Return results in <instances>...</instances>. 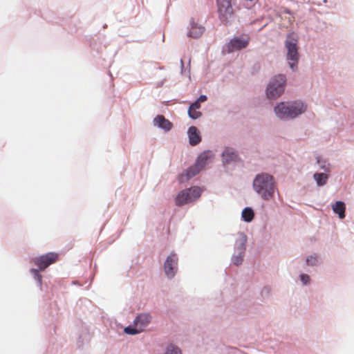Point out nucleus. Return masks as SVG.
<instances>
[{
    "instance_id": "nucleus-1",
    "label": "nucleus",
    "mask_w": 354,
    "mask_h": 354,
    "mask_svg": "<svg viewBox=\"0 0 354 354\" xmlns=\"http://www.w3.org/2000/svg\"><path fill=\"white\" fill-rule=\"evenodd\" d=\"M254 190L263 198L274 197V181L272 176L268 174H258L254 181Z\"/></svg>"
},
{
    "instance_id": "nucleus-2",
    "label": "nucleus",
    "mask_w": 354,
    "mask_h": 354,
    "mask_svg": "<svg viewBox=\"0 0 354 354\" xmlns=\"http://www.w3.org/2000/svg\"><path fill=\"white\" fill-rule=\"evenodd\" d=\"M306 106L301 102H294L290 104L280 102L274 108L276 115L283 120L293 119L304 113Z\"/></svg>"
},
{
    "instance_id": "nucleus-3",
    "label": "nucleus",
    "mask_w": 354,
    "mask_h": 354,
    "mask_svg": "<svg viewBox=\"0 0 354 354\" xmlns=\"http://www.w3.org/2000/svg\"><path fill=\"white\" fill-rule=\"evenodd\" d=\"M286 78L283 75H278L272 78L266 89L267 97L274 100L279 97L285 90Z\"/></svg>"
},
{
    "instance_id": "nucleus-4",
    "label": "nucleus",
    "mask_w": 354,
    "mask_h": 354,
    "mask_svg": "<svg viewBox=\"0 0 354 354\" xmlns=\"http://www.w3.org/2000/svg\"><path fill=\"white\" fill-rule=\"evenodd\" d=\"M287 48V59L289 61L290 67L295 71L297 68L299 54L297 48V39L295 37L294 34L288 35L285 42Z\"/></svg>"
},
{
    "instance_id": "nucleus-5",
    "label": "nucleus",
    "mask_w": 354,
    "mask_h": 354,
    "mask_svg": "<svg viewBox=\"0 0 354 354\" xmlns=\"http://www.w3.org/2000/svg\"><path fill=\"white\" fill-rule=\"evenodd\" d=\"M218 18L225 25H228L234 16V10L232 6V0H216Z\"/></svg>"
},
{
    "instance_id": "nucleus-6",
    "label": "nucleus",
    "mask_w": 354,
    "mask_h": 354,
    "mask_svg": "<svg viewBox=\"0 0 354 354\" xmlns=\"http://www.w3.org/2000/svg\"><path fill=\"white\" fill-rule=\"evenodd\" d=\"M151 317L148 313H141L134 319V326H128L124 328V332L129 335H136L142 332L145 327L151 322Z\"/></svg>"
},
{
    "instance_id": "nucleus-7",
    "label": "nucleus",
    "mask_w": 354,
    "mask_h": 354,
    "mask_svg": "<svg viewBox=\"0 0 354 354\" xmlns=\"http://www.w3.org/2000/svg\"><path fill=\"white\" fill-rule=\"evenodd\" d=\"M58 259V254L55 252H48L44 255L35 257L32 262L36 265L40 270H44L50 265L55 263Z\"/></svg>"
},
{
    "instance_id": "nucleus-8",
    "label": "nucleus",
    "mask_w": 354,
    "mask_h": 354,
    "mask_svg": "<svg viewBox=\"0 0 354 354\" xmlns=\"http://www.w3.org/2000/svg\"><path fill=\"white\" fill-rule=\"evenodd\" d=\"M178 258L176 253L171 252L166 259L164 263V271L167 277L173 278L178 270Z\"/></svg>"
},
{
    "instance_id": "nucleus-9",
    "label": "nucleus",
    "mask_w": 354,
    "mask_h": 354,
    "mask_svg": "<svg viewBox=\"0 0 354 354\" xmlns=\"http://www.w3.org/2000/svg\"><path fill=\"white\" fill-rule=\"evenodd\" d=\"M250 41V37L248 35L234 37L227 44V50L228 52H234L245 48L249 44Z\"/></svg>"
},
{
    "instance_id": "nucleus-10",
    "label": "nucleus",
    "mask_w": 354,
    "mask_h": 354,
    "mask_svg": "<svg viewBox=\"0 0 354 354\" xmlns=\"http://www.w3.org/2000/svg\"><path fill=\"white\" fill-rule=\"evenodd\" d=\"M203 191L201 187L194 186L180 192L176 199H197L201 196Z\"/></svg>"
},
{
    "instance_id": "nucleus-11",
    "label": "nucleus",
    "mask_w": 354,
    "mask_h": 354,
    "mask_svg": "<svg viewBox=\"0 0 354 354\" xmlns=\"http://www.w3.org/2000/svg\"><path fill=\"white\" fill-rule=\"evenodd\" d=\"M153 124L166 131H170L173 127L172 123L162 115H157L153 119Z\"/></svg>"
},
{
    "instance_id": "nucleus-12",
    "label": "nucleus",
    "mask_w": 354,
    "mask_h": 354,
    "mask_svg": "<svg viewBox=\"0 0 354 354\" xmlns=\"http://www.w3.org/2000/svg\"><path fill=\"white\" fill-rule=\"evenodd\" d=\"M189 142L192 146L198 145L201 141L200 131L194 126L189 128L188 131Z\"/></svg>"
},
{
    "instance_id": "nucleus-13",
    "label": "nucleus",
    "mask_w": 354,
    "mask_h": 354,
    "mask_svg": "<svg viewBox=\"0 0 354 354\" xmlns=\"http://www.w3.org/2000/svg\"><path fill=\"white\" fill-rule=\"evenodd\" d=\"M214 155L210 151H205L201 153L197 158L196 162L203 169L207 165L212 162Z\"/></svg>"
},
{
    "instance_id": "nucleus-14",
    "label": "nucleus",
    "mask_w": 354,
    "mask_h": 354,
    "mask_svg": "<svg viewBox=\"0 0 354 354\" xmlns=\"http://www.w3.org/2000/svg\"><path fill=\"white\" fill-rule=\"evenodd\" d=\"M332 208L333 212L338 214L339 218L342 219L345 217L346 205L343 201H337L336 203L332 205Z\"/></svg>"
},
{
    "instance_id": "nucleus-15",
    "label": "nucleus",
    "mask_w": 354,
    "mask_h": 354,
    "mask_svg": "<svg viewBox=\"0 0 354 354\" xmlns=\"http://www.w3.org/2000/svg\"><path fill=\"white\" fill-rule=\"evenodd\" d=\"M204 32V28L201 26H197L196 24H191V28L187 33L189 37L197 39L200 37Z\"/></svg>"
},
{
    "instance_id": "nucleus-16",
    "label": "nucleus",
    "mask_w": 354,
    "mask_h": 354,
    "mask_svg": "<svg viewBox=\"0 0 354 354\" xmlns=\"http://www.w3.org/2000/svg\"><path fill=\"white\" fill-rule=\"evenodd\" d=\"M223 160L225 162H230L238 160V156L232 149H226L222 153Z\"/></svg>"
},
{
    "instance_id": "nucleus-17",
    "label": "nucleus",
    "mask_w": 354,
    "mask_h": 354,
    "mask_svg": "<svg viewBox=\"0 0 354 354\" xmlns=\"http://www.w3.org/2000/svg\"><path fill=\"white\" fill-rule=\"evenodd\" d=\"M203 169L201 167H200L198 163L195 162V164L189 168L187 169L185 171V179L189 180L196 175H197Z\"/></svg>"
},
{
    "instance_id": "nucleus-18",
    "label": "nucleus",
    "mask_w": 354,
    "mask_h": 354,
    "mask_svg": "<svg viewBox=\"0 0 354 354\" xmlns=\"http://www.w3.org/2000/svg\"><path fill=\"white\" fill-rule=\"evenodd\" d=\"M314 178L317 184L319 186L324 185L326 183L328 176L324 173H316L314 174Z\"/></svg>"
},
{
    "instance_id": "nucleus-19",
    "label": "nucleus",
    "mask_w": 354,
    "mask_h": 354,
    "mask_svg": "<svg viewBox=\"0 0 354 354\" xmlns=\"http://www.w3.org/2000/svg\"><path fill=\"white\" fill-rule=\"evenodd\" d=\"M242 218L246 222H250L254 218V212L250 207H245L242 212Z\"/></svg>"
},
{
    "instance_id": "nucleus-20",
    "label": "nucleus",
    "mask_w": 354,
    "mask_h": 354,
    "mask_svg": "<svg viewBox=\"0 0 354 354\" xmlns=\"http://www.w3.org/2000/svg\"><path fill=\"white\" fill-rule=\"evenodd\" d=\"M239 250H240V252H239V254L236 256H235V255L233 256L232 259L233 263L236 266H239V265L241 264L243 262L245 248L243 247V245H242L239 248Z\"/></svg>"
},
{
    "instance_id": "nucleus-21",
    "label": "nucleus",
    "mask_w": 354,
    "mask_h": 354,
    "mask_svg": "<svg viewBox=\"0 0 354 354\" xmlns=\"http://www.w3.org/2000/svg\"><path fill=\"white\" fill-rule=\"evenodd\" d=\"M317 163L320 166V169H323L325 172H330V166L326 161L321 160L319 158H317Z\"/></svg>"
},
{
    "instance_id": "nucleus-22",
    "label": "nucleus",
    "mask_w": 354,
    "mask_h": 354,
    "mask_svg": "<svg viewBox=\"0 0 354 354\" xmlns=\"http://www.w3.org/2000/svg\"><path fill=\"white\" fill-rule=\"evenodd\" d=\"M165 354H181V351L178 347L170 345L167 348Z\"/></svg>"
},
{
    "instance_id": "nucleus-23",
    "label": "nucleus",
    "mask_w": 354,
    "mask_h": 354,
    "mask_svg": "<svg viewBox=\"0 0 354 354\" xmlns=\"http://www.w3.org/2000/svg\"><path fill=\"white\" fill-rule=\"evenodd\" d=\"M188 114L192 119H197L201 116L200 111H198L197 109H190V108H189Z\"/></svg>"
},
{
    "instance_id": "nucleus-24",
    "label": "nucleus",
    "mask_w": 354,
    "mask_h": 354,
    "mask_svg": "<svg viewBox=\"0 0 354 354\" xmlns=\"http://www.w3.org/2000/svg\"><path fill=\"white\" fill-rule=\"evenodd\" d=\"M318 260L316 256H310L306 259V263L308 266H315L317 264Z\"/></svg>"
},
{
    "instance_id": "nucleus-25",
    "label": "nucleus",
    "mask_w": 354,
    "mask_h": 354,
    "mask_svg": "<svg viewBox=\"0 0 354 354\" xmlns=\"http://www.w3.org/2000/svg\"><path fill=\"white\" fill-rule=\"evenodd\" d=\"M300 279L304 285L307 284L310 281V277H308V275H307L306 274H301Z\"/></svg>"
},
{
    "instance_id": "nucleus-26",
    "label": "nucleus",
    "mask_w": 354,
    "mask_h": 354,
    "mask_svg": "<svg viewBox=\"0 0 354 354\" xmlns=\"http://www.w3.org/2000/svg\"><path fill=\"white\" fill-rule=\"evenodd\" d=\"M200 107L201 103L198 100L192 103L189 106L190 109H198Z\"/></svg>"
},
{
    "instance_id": "nucleus-27",
    "label": "nucleus",
    "mask_w": 354,
    "mask_h": 354,
    "mask_svg": "<svg viewBox=\"0 0 354 354\" xmlns=\"http://www.w3.org/2000/svg\"><path fill=\"white\" fill-rule=\"evenodd\" d=\"M34 277H35V279L38 281L39 285H41V278H42L41 275L39 273H38L37 275H34Z\"/></svg>"
},
{
    "instance_id": "nucleus-28",
    "label": "nucleus",
    "mask_w": 354,
    "mask_h": 354,
    "mask_svg": "<svg viewBox=\"0 0 354 354\" xmlns=\"http://www.w3.org/2000/svg\"><path fill=\"white\" fill-rule=\"evenodd\" d=\"M200 103L205 102L207 100V96L204 95H201L198 99L197 100Z\"/></svg>"
},
{
    "instance_id": "nucleus-29",
    "label": "nucleus",
    "mask_w": 354,
    "mask_h": 354,
    "mask_svg": "<svg viewBox=\"0 0 354 354\" xmlns=\"http://www.w3.org/2000/svg\"><path fill=\"white\" fill-rule=\"evenodd\" d=\"M187 201H181V200L176 201V205L178 206H180V205H183L187 203Z\"/></svg>"
},
{
    "instance_id": "nucleus-30",
    "label": "nucleus",
    "mask_w": 354,
    "mask_h": 354,
    "mask_svg": "<svg viewBox=\"0 0 354 354\" xmlns=\"http://www.w3.org/2000/svg\"><path fill=\"white\" fill-rule=\"evenodd\" d=\"M30 272L33 274V275H37L39 273V270L35 268L31 269Z\"/></svg>"
},
{
    "instance_id": "nucleus-31",
    "label": "nucleus",
    "mask_w": 354,
    "mask_h": 354,
    "mask_svg": "<svg viewBox=\"0 0 354 354\" xmlns=\"http://www.w3.org/2000/svg\"><path fill=\"white\" fill-rule=\"evenodd\" d=\"M181 180H184V175H183V174L181 176Z\"/></svg>"
}]
</instances>
